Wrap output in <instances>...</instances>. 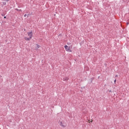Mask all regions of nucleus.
Wrapping results in <instances>:
<instances>
[{
  "label": "nucleus",
  "instance_id": "nucleus-1",
  "mask_svg": "<svg viewBox=\"0 0 129 129\" xmlns=\"http://www.w3.org/2000/svg\"><path fill=\"white\" fill-rule=\"evenodd\" d=\"M66 51L67 52H72V50L70 49V47H68L67 45L64 46Z\"/></svg>",
  "mask_w": 129,
  "mask_h": 129
},
{
  "label": "nucleus",
  "instance_id": "nucleus-2",
  "mask_svg": "<svg viewBox=\"0 0 129 129\" xmlns=\"http://www.w3.org/2000/svg\"><path fill=\"white\" fill-rule=\"evenodd\" d=\"M33 32L32 31L28 32V35L29 36L30 39H32L33 38V35L32 34Z\"/></svg>",
  "mask_w": 129,
  "mask_h": 129
},
{
  "label": "nucleus",
  "instance_id": "nucleus-3",
  "mask_svg": "<svg viewBox=\"0 0 129 129\" xmlns=\"http://www.w3.org/2000/svg\"><path fill=\"white\" fill-rule=\"evenodd\" d=\"M62 80H63V81H68V80H69V78H68V77H63L62 78Z\"/></svg>",
  "mask_w": 129,
  "mask_h": 129
},
{
  "label": "nucleus",
  "instance_id": "nucleus-4",
  "mask_svg": "<svg viewBox=\"0 0 129 129\" xmlns=\"http://www.w3.org/2000/svg\"><path fill=\"white\" fill-rule=\"evenodd\" d=\"M60 125H61L62 127H65V125H63V123L62 122V121L60 122Z\"/></svg>",
  "mask_w": 129,
  "mask_h": 129
},
{
  "label": "nucleus",
  "instance_id": "nucleus-5",
  "mask_svg": "<svg viewBox=\"0 0 129 129\" xmlns=\"http://www.w3.org/2000/svg\"><path fill=\"white\" fill-rule=\"evenodd\" d=\"M31 38H28V37H25V40H26V41H30V39Z\"/></svg>",
  "mask_w": 129,
  "mask_h": 129
},
{
  "label": "nucleus",
  "instance_id": "nucleus-6",
  "mask_svg": "<svg viewBox=\"0 0 129 129\" xmlns=\"http://www.w3.org/2000/svg\"><path fill=\"white\" fill-rule=\"evenodd\" d=\"M16 11H17V12H22V10H20V9H15Z\"/></svg>",
  "mask_w": 129,
  "mask_h": 129
},
{
  "label": "nucleus",
  "instance_id": "nucleus-7",
  "mask_svg": "<svg viewBox=\"0 0 129 129\" xmlns=\"http://www.w3.org/2000/svg\"><path fill=\"white\" fill-rule=\"evenodd\" d=\"M3 4L4 6H6V5H7V3L3 2Z\"/></svg>",
  "mask_w": 129,
  "mask_h": 129
},
{
  "label": "nucleus",
  "instance_id": "nucleus-8",
  "mask_svg": "<svg viewBox=\"0 0 129 129\" xmlns=\"http://www.w3.org/2000/svg\"><path fill=\"white\" fill-rule=\"evenodd\" d=\"M36 46H37V48H40L41 47L40 45H39L38 44H36Z\"/></svg>",
  "mask_w": 129,
  "mask_h": 129
},
{
  "label": "nucleus",
  "instance_id": "nucleus-9",
  "mask_svg": "<svg viewBox=\"0 0 129 129\" xmlns=\"http://www.w3.org/2000/svg\"><path fill=\"white\" fill-rule=\"evenodd\" d=\"M2 17H5V14H2Z\"/></svg>",
  "mask_w": 129,
  "mask_h": 129
},
{
  "label": "nucleus",
  "instance_id": "nucleus-10",
  "mask_svg": "<svg viewBox=\"0 0 129 129\" xmlns=\"http://www.w3.org/2000/svg\"><path fill=\"white\" fill-rule=\"evenodd\" d=\"M24 17H27V14H25L24 16Z\"/></svg>",
  "mask_w": 129,
  "mask_h": 129
},
{
  "label": "nucleus",
  "instance_id": "nucleus-11",
  "mask_svg": "<svg viewBox=\"0 0 129 129\" xmlns=\"http://www.w3.org/2000/svg\"><path fill=\"white\" fill-rule=\"evenodd\" d=\"M114 83H115L116 82V80H115L114 81Z\"/></svg>",
  "mask_w": 129,
  "mask_h": 129
},
{
  "label": "nucleus",
  "instance_id": "nucleus-12",
  "mask_svg": "<svg viewBox=\"0 0 129 129\" xmlns=\"http://www.w3.org/2000/svg\"><path fill=\"white\" fill-rule=\"evenodd\" d=\"M4 19H7V17L5 16Z\"/></svg>",
  "mask_w": 129,
  "mask_h": 129
},
{
  "label": "nucleus",
  "instance_id": "nucleus-13",
  "mask_svg": "<svg viewBox=\"0 0 129 129\" xmlns=\"http://www.w3.org/2000/svg\"><path fill=\"white\" fill-rule=\"evenodd\" d=\"M118 77V75H116V76H115V77Z\"/></svg>",
  "mask_w": 129,
  "mask_h": 129
},
{
  "label": "nucleus",
  "instance_id": "nucleus-14",
  "mask_svg": "<svg viewBox=\"0 0 129 129\" xmlns=\"http://www.w3.org/2000/svg\"><path fill=\"white\" fill-rule=\"evenodd\" d=\"M109 92H111V90H109Z\"/></svg>",
  "mask_w": 129,
  "mask_h": 129
},
{
  "label": "nucleus",
  "instance_id": "nucleus-15",
  "mask_svg": "<svg viewBox=\"0 0 129 129\" xmlns=\"http://www.w3.org/2000/svg\"><path fill=\"white\" fill-rule=\"evenodd\" d=\"M128 24H129V22H127V25H128Z\"/></svg>",
  "mask_w": 129,
  "mask_h": 129
},
{
  "label": "nucleus",
  "instance_id": "nucleus-16",
  "mask_svg": "<svg viewBox=\"0 0 129 129\" xmlns=\"http://www.w3.org/2000/svg\"><path fill=\"white\" fill-rule=\"evenodd\" d=\"M7 2H9V1H10V0H6Z\"/></svg>",
  "mask_w": 129,
  "mask_h": 129
},
{
  "label": "nucleus",
  "instance_id": "nucleus-17",
  "mask_svg": "<svg viewBox=\"0 0 129 129\" xmlns=\"http://www.w3.org/2000/svg\"><path fill=\"white\" fill-rule=\"evenodd\" d=\"M36 50H38V48H36Z\"/></svg>",
  "mask_w": 129,
  "mask_h": 129
},
{
  "label": "nucleus",
  "instance_id": "nucleus-18",
  "mask_svg": "<svg viewBox=\"0 0 129 129\" xmlns=\"http://www.w3.org/2000/svg\"><path fill=\"white\" fill-rule=\"evenodd\" d=\"M128 22H129V19H128Z\"/></svg>",
  "mask_w": 129,
  "mask_h": 129
}]
</instances>
